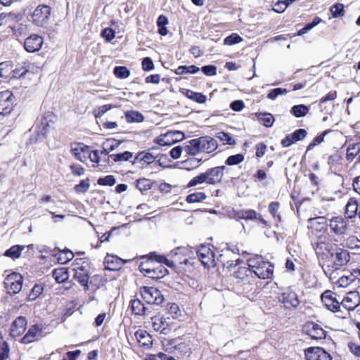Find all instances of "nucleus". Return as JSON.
Returning <instances> with one entry per match:
<instances>
[{"mask_svg": "<svg viewBox=\"0 0 360 360\" xmlns=\"http://www.w3.org/2000/svg\"><path fill=\"white\" fill-rule=\"evenodd\" d=\"M90 187V183L89 179H85L82 180L79 184L75 186V191L77 193H86Z\"/></svg>", "mask_w": 360, "mask_h": 360, "instance_id": "nucleus-56", "label": "nucleus"}, {"mask_svg": "<svg viewBox=\"0 0 360 360\" xmlns=\"http://www.w3.org/2000/svg\"><path fill=\"white\" fill-rule=\"evenodd\" d=\"M321 21L322 20L319 17H315L311 22L307 24L303 28L297 32V35L301 36L308 32L309 30L318 25Z\"/></svg>", "mask_w": 360, "mask_h": 360, "instance_id": "nucleus-45", "label": "nucleus"}, {"mask_svg": "<svg viewBox=\"0 0 360 360\" xmlns=\"http://www.w3.org/2000/svg\"><path fill=\"white\" fill-rule=\"evenodd\" d=\"M279 207L280 204L278 202H271L269 205V212L274 219L277 218L278 221H281V217L278 214Z\"/></svg>", "mask_w": 360, "mask_h": 360, "instance_id": "nucleus-60", "label": "nucleus"}, {"mask_svg": "<svg viewBox=\"0 0 360 360\" xmlns=\"http://www.w3.org/2000/svg\"><path fill=\"white\" fill-rule=\"evenodd\" d=\"M278 299L280 302L283 304L284 307L288 309L297 308L300 303L297 293L290 288H288L281 293Z\"/></svg>", "mask_w": 360, "mask_h": 360, "instance_id": "nucleus-7", "label": "nucleus"}, {"mask_svg": "<svg viewBox=\"0 0 360 360\" xmlns=\"http://www.w3.org/2000/svg\"><path fill=\"white\" fill-rule=\"evenodd\" d=\"M184 95L188 98H189L198 103L202 104V103H205L207 101V97L205 95H204L201 93L195 92L192 90L186 89L184 93Z\"/></svg>", "mask_w": 360, "mask_h": 360, "instance_id": "nucleus-32", "label": "nucleus"}, {"mask_svg": "<svg viewBox=\"0 0 360 360\" xmlns=\"http://www.w3.org/2000/svg\"><path fill=\"white\" fill-rule=\"evenodd\" d=\"M27 321L25 317L18 316L13 322L11 326V335L13 338H17L22 335L25 330Z\"/></svg>", "mask_w": 360, "mask_h": 360, "instance_id": "nucleus-20", "label": "nucleus"}, {"mask_svg": "<svg viewBox=\"0 0 360 360\" xmlns=\"http://www.w3.org/2000/svg\"><path fill=\"white\" fill-rule=\"evenodd\" d=\"M153 328L160 333L166 335L169 331L168 323L162 316H155L151 318Z\"/></svg>", "mask_w": 360, "mask_h": 360, "instance_id": "nucleus-26", "label": "nucleus"}, {"mask_svg": "<svg viewBox=\"0 0 360 360\" xmlns=\"http://www.w3.org/2000/svg\"><path fill=\"white\" fill-rule=\"evenodd\" d=\"M307 135V132L304 129L295 130L292 134H288L282 141L281 145L284 148L290 146L294 143L304 139Z\"/></svg>", "mask_w": 360, "mask_h": 360, "instance_id": "nucleus-15", "label": "nucleus"}, {"mask_svg": "<svg viewBox=\"0 0 360 360\" xmlns=\"http://www.w3.org/2000/svg\"><path fill=\"white\" fill-rule=\"evenodd\" d=\"M340 303V309H342L345 314H340L338 316L345 317L350 311H353L360 304V295L357 291H350Z\"/></svg>", "mask_w": 360, "mask_h": 360, "instance_id": "nucleus-2", "label": "nucleus"}, {"mask_svg": "<svg viewBox=\"0 0 360 360\" xmlns=\"http://www.w3.org/2000/svg\"><path fill=\"white\" fill-rule=\"evenodd\" d=\"M74 278L84 288L85 291L89 290V271L88 268L75 269Z\"/></svg>", "mask_w": 360, "mask_h": 360, "instance_id": "nucleus-21", "label": "nucleus"}, {"mask_svg": "<svg viewBox=\"0 0 360 360\" xmlns=\"http://www.w3.org/2000/svg\"><path fill=\"white\" fill-rule=\"evenodd\" d=\"M330 11L333 18H338L344 15V5L340 3L333 4Z\"/></svg>", "mask_w": 360, "mask_h": 360, "instance_id": "nucleus-52", "label": "nucleus"}, {"mask_svg": "<svg viewBox=\"0 0 360 360\" xmlns=\"http://www.w3.org/2000/svg\"><path fill=\"white\" fill-rule=\"evenodd\" d=\"M225 166L215 167L207 170L205 174L207 177V183L214 184L221 181L224 176Z\"/></svg>", "mask_w": 360, "mask_h": 360, "instance_id": "nucleus-17", "label": "nucleus"}, {"mask_svg": "<svg viewBox=\"0 0 360 360\" xmlns=\"http://www.w3.org/2000/svg\"><path fill=\"white\" fill-rule=\"evenodd\" d=\"M207 198V195L204 192H195L187 195L186 201L188 203L200 202Z\"/></svg>", "mask_w": 360, "mask_h": 360, "instance_id": "nucleus-39", "label": "nucleus"}, {"mask_svg": "<svg viewBox=\"0 0 360 360\" xmlns=\"http://www.w3.org/2000/svg\"><path fill=\"white\" fill-rule=\"evenodd\" d=\"M113 73L120 79H125L130 75V71L124 66L115 67L114 68Z\"/></svg>", "mask_w": 360, "mask_h": 360, "instance_id": "nucleus-50", "label": "nucleus"}, {"mask_svg": "<svg viewBox=\"0 0 360 360\" xmlns=\"http://www.w3.org/2000/svg\"><path fill=\"white\" fill-rule=\"evenodd\" d=\"M72 270L88 268V263L85 258H77L72 264Z\"/></svg>", "mask_w": 360, "mask_h": 360, "instance_id": "nucleus-64", "label": "nucleus"}, {"mask_svg": "<svg viewBox=\"0 0 360 360\" xmlns=\"http://www.w3.org/2000/svg\"><path fill=\"white\" fill-rule=\"evenodd\" d=\"M243 39L237 33H232L224 39V44L227 46H232L243 41Z\"/></svg>", "mask_w": 360, "mask_h": 360, "instance_id": "nucleus-47", "label": "nucleus"}, {"mask_svg": "<svg viewBox=\"0 0 360 360\" xmlns=\"http://www.w3.org/2000/svg\"><path fill=\"white\" fill-rule=\"evenodd\" d=\"M207 177L205 174V173H202L200 174V175L198 176H196L195 177H193L188 184L187 185V187L188 188H190V187H193V186H195L198 184H202L204 182H206L207 183Z\"/></svg>", "mask_w": 360, "mask_h": 360, "instance_id": "nucleus-58", "label": "nucleus"}, {"mask_svg": "<svg viewBox=\"0 0 360 360\" xmlns=\"http://www.w3.org/2000/svg\"><path fill=\"white\" fill-rule=\"evenodd\" d=\"M140 292L142 298L150 304H161L164 301L162 292L153 287L143 286L141 288Z\"/></svg>", "mask_w": 360, "mask_h": 360, "instance_id": "nucleus-3", "label": "nucleus"}, {"mask_svg": "<svg viewBox=\"0 0 360 360\" xmlns=\"http://www.w3.org/2000/svg\"><path fill=\"white\" fill-rule=\"evenodd\" d=\"M151 258L155 259V262L161 264H165L169 267H174L175 264L174 262L172 260L168 259L167 257H165L164 255H157L155 252L151 253Z\"/></svg>", "mask_w": 360, "mask_h": 360, "instance_id": "nucleus-43", "label": "nucleus"}, {"mask_svg": "<svg viewBox=\"0 0 360 360\" xmlns=\"http://www.w3.org/2000/svg\"><path fill=\"white\" fill-rule=\"evenodd\" d=\"M288 93V91L286 89H282V88H276L274 89H271L269 94H267V98L271 100H275L279 95L285 94Z\"/></svg>", "mask_w": 360, "mask_h": 360, "instance_id": "nucleus-62", "label": "nucleus"}, {"mask_svg": "<svg viewBox=\"0 0 360 360\" xmlns=\"http://www.w3.org/2000/svg\"><path fill=\"white\" fill-rule=\"evenodd\" d=\"M139 344L147 348L151 347L153 339L151 335L145 330L139 329L134 334Z\"/></svg>", "mask_w": 360, "mask_h": 360, "instance_id": "nucleus-25", "label": "nucleus"}, {"mask_svg": "<svg viewBox=\"0 0 360 360\" xmlns=\"http://www.w3.org/2000/svg\"><path fill=\"white\" fill-rule=\"evenodd\" d=\"M359 211V206L357 205L356 201H349L347 202L345 207V214L347 218H352L356 214H358Z\"/></svg>", "mask_w": 360, "mask_h": 360, "instance_id": "nucleus-34", "label": "nucleus"}, {"mask_svg": "<svg viewBox=\"0 0 360 360\" xmlns=\"http://www.w3.org/2000/svg\"><path fill=\"white\" fill-rule=\"evenodd\" d=\"M122 141H118L114 139H107L103 143V146L107 147V150L110 152L117 149L122 143Z\"/></svg>", "mask_w": 360, "mask_h": 360, "instance_id": "nucleus-55", "label": "nucleus"}, {"mask_svg": "<svg viewBox=\"0 0 360 360\" xmlns=\"http://www.w3.org/2000/svg\"><path fill=\"white\" fill-rule=\"evenodd\" d=\"M97 183L101 186H112L115 184L116 179L112 175H107L104 177L99 178L97 181Z\"/></svg>", "mask_w": 360, "mask_h": 360, "instance_id": "nucleus-57", "label": "nucleus"}, {"mask_svg": "<svg viewBox=\"0 0 360 360\" xmlns=\"http://www.w3.org/2000/svg\"><path fill=\"white\" fill-rule=\"evenodd\" d=\"M321 21L322 20L319 17H315L311 22L307 24L303 28L297 32V35L301 36L308 32L309 30L318 25Z\"/></svg>", "mask_w": 360, "mask_h": 360, "instance_id": "nucleus-44", "label": "nucleus"}, {"mask_svg": "<svg viewBox=\"0 0 360 360\" xmlns=\"http://www.w3.org/2000/svg\"><path fill=\"white\" fill-rule=\"evenodd\" d=\"M304 330L307 334L314 340H322L326 336V331L319 325L313 322L306 324Z\"/></svg>", "mask_w": 360, "mask_h": 360, "instance_id": "nucleus-16", "label": "nucleus"}, {"mask_svg": "<svg viewBox=\"0 0 360 360\" xmlns=\"http://www.w3.org/2000/svg\"><path fill=\"white\" fill-rule=\"evenodd\" d=\"M23 278L18 273H12L6 276L4 285L8 293L15 295L18 293L22 287Z\"/></svg>", "mask_w": 360, "mask_h": 360, "instance_id": "nucleus-5", "label": "nucleus"}, {"mask_svg": "<svg viewBox=\"0 0 360 360\" xmlns=\"http://www.w3.org/2000/svg\"><path fill=\"white\" fill-rule=\"evenodd\" d=\"M15 101V96L11 91L6 90L0 92V115H9L13 110Z\"/></svg>", "mask_w": 360, "mask_h": 360, "instance_id": "nucleus-6", "label": "nucleus"}, {"mask_svg": "<svg viewBox=\"0 0 360 360\" xmlns=\"http://www.w3.org/2000/svg\"><path fill=\"white\" fill-rule=\"evenodd\" d=\"M330 131L326 130L323 131L321 134L316 136L312 141L308 145L307 151L312 149L314 146L321 143L324 141V137L326 134H328Z\"/></svg>", "mask_w": 360, "mask_h": 360, "instance_id": "nucleus-51", "label": "nucleus"}, {"mask_svg": "<svg viewBox=\"0 0 360 360\" xmlns=\"http://www.w3.org/2000/svg\"><path fill=\"white\" fill-rule=\"evenodd\" d=\"M202 152H205L207 153H212L217 148V141L214 139L210 136H202Z\"/></svg>", "mask_w": 360, "mask_h": 360, "instance_id": "nucleus-28", "label": "nucleus"}, {"mask_svg": "<svg viewBox=\"0 0 360 360\" xmlns=\"http://www.w3.org/2000/svg\"><path fill=\"white\" fill-rule=\"evenodd\" d=\"M344 246L354 249L360 247V240L356 236H349L345 240Z\"/></svg>", "mask_w": 360, "mask_h": 360, "instance_id": "nucleus-46", "label": "nucleus"}, {"mask_svg": "<svg viewBox=\"0 0 360 360\" xmlns=\"http://www.w3.org/2000/svg\"><path fill=\"white\" fill-rule=\"evenodd\" d=\"M244 155L240 153L230 155L226 160V164L230 166L237 165L242 162L244 160Z\"/></svg>", "mask_w": 360, "mask_h": 360, "instance_id": "nucleus-53", "label": "nucleus"}, {"mask_svg": "<svg viewBox=\"0 0 360 360\" xmlns=\"http://www.w3.org/2000/svg\"><path fill=\"white\" fill-rule=\"evenodd\" d=\"M131 259H122L117 256L108 255L105 258V263L107 264L106 268L110 270H115L124 264H126Z\"/></svg>", "mask_w": 360, "mask_h": 360, "instance_id": "nucleus-27", "label": "nucleus"}, {"mask_svg": "<svg viewBox=\"0 0 360 360\" xmlns=\"http://www.w3.org/2000/svg\"><path fill=\"white\" fill-rule=\"evenodd\" d=\"M196 253L199 260L205 267L210 268L215 265L214 254L209 247L202 245L198 249Z\"/></svg>", "mask_w": 360, "mask_h": 360, "instance_id": "nucleus-11", "label": "nucleus"}, {"mask_svg": "<svg viewBox=\"0 0 360 360\" xmlns=\"http://www.w3.org/2000/svg\"><path fill=\"white\" fill-rule=\"evenodd\" d=\"M255 116L259 122L266 127H271L275 121L274 117L269 112H256Z\"/></svg>", "mask_w": 360, "mask_h": 360, "instance_id": "nucleus-30", "label": "nucleus"}, {"mask_svg": "<svg viewBox=\"0 0 360 360\" xmlns=\"http://www.w3.org/2000/svg\"><path fill=\"white\" fill-rule=\"evenodd\" d=\"M321 301L325 307L334 313L345 314L342 309H340V303L337 300L335 295L331 291L327 290L321 295Z\"/></svg>", "mask_w": 360, "mask_h": 360, "instance_id": "nucleus-9", "label": "nucleus"}, {"mask_svg": "<svg viewBox=\"0 0 360 360\" xmlns=\"http://www.w3.org/2000/svg\"><path fill=\"white\" fill-rule=\"evenodd\" d=\"M52 276L58 283L65 282L69 278V274L65 268L56 269L52 272Z\"/></svg>", "mask_w": 360, "mask_h": 360, "instance_id": "nucleus-31", "label": "nucleus"}, {"mask_svg": "<svg viewBox=\"0 0 360 360\" xmlns=\"http://www.w3.org/2000/svg\"><path fill=\"white\" fill-rule=\"evenodd\" d=\"M9 346L8 344L4 341L0 342V360H6L8 357Z\"/></svg>", "mask_w": 360, "mask_h": 360, "instance_id": "nucleus-63", "label": "nucleus"}, {"mask_svg": "<svg viewBox=\"0 0 360 360\" xmlns=\"http://www.w3.org/2000/svg\"><path fill=\"white\" fill-rule=\"evenodd\" d=\"M133 157V153L124 151V153L109 155V158L115 162L129 161Z\"/></svg>", "mask_w": 360, "mask_h": 360, "instance_id": "nucleus-40", "label": "nucleus"}, {"mask_svg": "<svg viewBox=\"0 0 360 360\" xmlns=\"http://www.w3.org/2000/svg\"><path fill=\"white\" fill-rule=\"evenodd\" d=\"M328 226L335 242H340L351 230L348 219L340 216L332 217L329 220Z\"/></svg>", "mask_w": 360, "mask_h": 360, "instance_id": "nucleus-1", "label": "nucleus"}, {"mask_svg": "<svg viewBox=\"0 0 360 360\" xmlns=\"http://www.w3.org/2000/svg\"><path fill=\"white\" fill-rule=\"evenodd\" d=\"M125 118L128 122H141L144 119L141 113L135 110L126 112Z\"/></svg>", "mask_w": 360, "mask_h": 360, "instance_id": "nucleus-41", "label": "nucleus"}, {"mask_svg": "<svg viewBox=\"0 0 360 360\" xmlns=\"http://www.w3.org/2000/svg\"><path fill=\"white\" fill-rule=\"evenodd\" d=\"M54 123V115L51 112L46 113L37 127L38 132L43 136H46L50 127Z\"/></svg>", "mask_w": 360, "mask_h": 360, "instance_id": "nucleus-22", "label": "nucleus"}, {"mask_svg": "<svg viewBox=\"0 0 360 360\" xmlns=\"http://www.w3.org/2000/svg\"><path fill=\"white\" fill-rule=\"evenodd\" d=\"M307 360H332L330 355L322 347H309L305 350Z\"/></svg>", "mask_w": 360, "mask_h": 360, "instance_id": "nucleus-13", "label": "nucleus"}, {"mask_svg": "<svg viewBox=\"0 0 360 360\" xmlns=\"http://www.w3.org/2000/svg\"><path fill=\"white\" fill-rule=\"evenodd\" d=\"M332 260V267L338 269L346 265L350 260V255L347 250L336 247L330 252Z\"/></svg>", "mask_w": 360, "mask_h": 360, "instance_id": "nucleus-4", "label": "nucleus"}, {"mask_svg": "<svg viewBox=\"0 0 360 360\" xmlns=\"http://www.w3.org/2000/svg\"><path fill=\"white\" fill-rule=\"evenodd\" d=\"M43 291L44 287L41 284H35L27 296V300H36L42 294Z\"/></svg>", "mask_w": 360, "mask_h": 360, "instance_id": "nucleus-42", "label": "nucleus"}, {"mask_svg": "<svg viewBox=\"0 0 360 360\" xmlns=\"http://www.w3.org/2000/svg\"><path fill=\"white\" fill-rule=\"evenodd\" d=\"M152 184L148 179H140L136 181V186L141 191L144 192L150 189Z\"/></svg>", "mask_w": 360, "mask_h": 360, "instance_id": "nucleus-49", "label": "nucleus"}, {"mask_svg": "<svg viewBox=\"0 0 360 360\" xmlns=\"http://www.w3.org/2000/svg\"><path fill=\"white\" fill-rule=\"evenodd\" d=\"M217 137L223 142L224 144L233 146L236 144L234 139L228 133L220 131L217 134Z\"/></svg>", "mask_w": 360, "mask_h": 360, "instance_id": "nucleus-48", "label": "nucleus"}, {"mask_svg": "<svg viewBox=\"0 0 360 360\" xmlns=\"http://www.w3.org/2000/svg\"><path fill=\"white\" fill-rule=\"evenodd\" d=\"M131 309L133 314L137 316H144L147 314L148 308L141 302L140 300H133L130 302Z\"/></svg>", "mask_w": 360, "mask_h": 360, "instance_id": "nucleus-29", "label": "nucleus"}, {"mask_svg": "<svg viewBox=\"0 0 360 360\" xmlns=\"http://www.w3.org/2000/svg\"><path fill=\"white\" fill-rule=\"evenodd\" d=\"M74 258V254L69 250H63L58 257L61 264H66Z\"/></svg>", "mask_w": 360, "mask_h": 360, "instance_id": "nucleus-59", "label": "nucleus"}, {"mask_svg": "<svg viewBox=\"0 0 360 360\" xmlns=\"http://www.w3.org/2000/svg\"><path fill=\"white\" fill-rule=\"evenodd\" d=\"M200 71V68L195 65H181L179 66L174 71L176 75H184V74H195Z\"/></svg>", "mask_w": 360, "mask_h": 360, "instance_id": "nucleus-37", "label": "nucleus"}, {"mask_svg": "<svg viewBox=\"0 0 360 360\" xmlns=\"http://www.w3.org/2000/svg\"><path fill=\"white\" fill-rule=\"evenodd\" d=\"M248 265L249 270L253 273L256 271V269L262 265L264 262L263 257L260 255L253 256L248 259Z\"/></svg>", "mask_w": 360, "mask_h": 360, "instance_id": "nucleus-38", "label": "nucleus"}, {"mask_svg": "<svg viewBox=\"0 0 360 360\" xmlns=\"http://www.w3.org/2000/svg\"><path fill=\"white\" fill-rule=\"evenodd\" d=\"M42 330L38 325H34L29 328L27 333L21 339V342L23 344H29L37 340L39 336H41Z\"/></svg>", "mask_w": 360, "mask_h": 360, "instance_id": "nucleus-24", "label": "nucleus"}, {"mask_svg": "<svg viewBox=\"0 0 360 360\" xmlns=\"http://www.w3.org/2000/svg\"><path fill=\"white\" fill-rule=\"evenodd\" d=\"M313 247L318 256L323 254L324 250H327L329 253L331 252L329 249V245L324 242H316L313 244Z\"/></svg>", "mask_w": 360, "mask_h": 360, "instance_id": "nucleus-54", "label": "nucleus"}, {"mask_svg": "<svg viewBox=\"0 0 360 360\" xmlns=\"http://www.w3.org/2000/svg\"><path fill=\"white\" fill-rule=\"evenodd\" d=\"M254 274L262 279L270 278L274 274V266L270 262L264 261L262 265L256 269Z\"/></svg>", "mask_w": 360, "mask_h": 360, "instance_id": "nucleus-19", "label": "nucleus"}, {"mask_svg": "<svg viewBox=\"0 0 360 360\" xmlns=\"http://www.w3.org/2000/svg\"><path fill=\"white\" fill-rule=\"evenodd\" d=\"M50 15L51 8L49 6L39 5L34 11L32 18L37 25L43 26L48 22Z\"/></svg>", "mask_w": 360, "mask_h": 360, "instance_id": "nucleus-10", "label": "nucleus"}, {"mask_svg": "<svg viewBox=\"0 0 360 360\" xmlns=\"http://www.w3.org/2000/svg\"><path fill=\"white\" fill-rule=\"evenodd\" d=\"M24 248V245H13L5 252L4 255L12 259L19 258Z\"/></svg>", "mask_w": 360, "mask_h": 360, "instance_id": "nucleus-35", "label": "nucleus"}, {"mask_svg": "<svg viewBox=\"0 0 360 360\" xmlns=\"http://www.w3.org/2000/svg\"><path fill=\"white\" fill-rule=\"evenodd\" d=\"M360 153V142L349 144L347 149L346 158L349 161H352L354 158L359 155Z\"/></svg>", "mask_w": 360, "mask_h": 360, "instance_id": "nucleus-33", "label": "nucleus"}, {"mask_svg": "<svg viewBox=\"0 0 360 360\" xmlns=\"http://www.w3.org/2000/svg\"><path fill=\"white\" fill-rule=\"evenodd\" d=\"M158 149V148L153 147L147 151L139 153L132 161V164L141 163L143 167L144 165L153 163L158 156V153H153V150H157Z\"/></svg>", "mask_w": 360, "mask_h": 360, "instance_id": "nucleus-12", "label": "nucleus"}, {"mask_svg": "<svg viewBox=\"0 0 360 360\" xmlns=\"http://www.w3.org/2000/svg\"><path fill=\"white\" fill-rule=\"evenodd\" d=\"M44 39L38 34H31L24 41L25 49L30 53L39 51L43 45Z\"/></svg>", "mask_w": 360, "mask_h": 360, "instance_id": "nucleus-14", "label": "nucleus"}, {"mask_svg": "<svg viewBox=\"0 0 360 360\" xmlns=\"http://www.w3.org/2000/svg\"><path fill=\"white\" fill-rule=\"evenodd\" d=\"M89 146L79 143L71 146L70 152L79 161L84 162L87 158Z\"/></svg>", "mask_w": 360, "mask_h": 360, "instance_id": "nucleus-18", "label": "nucleus"}, {"mask_svg": "<svg viewBox=\"0 0 360 360\" xmlns=\"http://www.w3.org/2000/svg\"><path fill=\"white\" fill-rule=\"evenodd\" d=\"M356 279V276L350 274L349 276H342L339 278L338 283L340 286L346 287L351 283L354 282Z\"/></svg>", "mask_w": 360, "mask_h": 360, "instance_id": "nucleus-61", "label": "nucleus"}, {"mask_svg": "<svg viewBox=\"0 0 360 360\" xmlns=\"http://www.w3.org/2000/svg\"><path fill=\"white\" fill-rule=\"evenodd\" d=\"M308 112V106L303 104L294 105L290 109V112L296 117H302L305 116Z\"/></svg>", "mask_w": 360, "mask_h": 360, "instance_id": "nucleus-36", "label": "nucleus"}, {"mask_svg": "<svg viewBox=\"0 0 360 360\" xmlns=\"http://www.w3.org/2000/svg\"><path fill=\"white\" fill-rule=\"evenodd\" d=\"M150 264V262H142L139 266L140 271L145 276L153 279H159L163 278L169 273L168 270L162 264H159L156 267H153V269H145V266Z\"/></svg>", "mask_w": 360, "mask_h": 360, "instance_id": "nucleus-8", "label": "nucleus"}, {"mask_svg": "<svg viewBox=\"0 0 360 360\" xmlns=\"http://www.w3.org/2000/svg\"><path fill=\"white\" fill-rule=\"evenodd\" d=\"M202 136L198 139H191L188 144L184 148V152L188 155H195L200 152H202Z\"/></svg>", "mask_w": 360, "mask_h": 360, "instance_id": "nucleus-23", "label": "nucleus"}]
</instances>
